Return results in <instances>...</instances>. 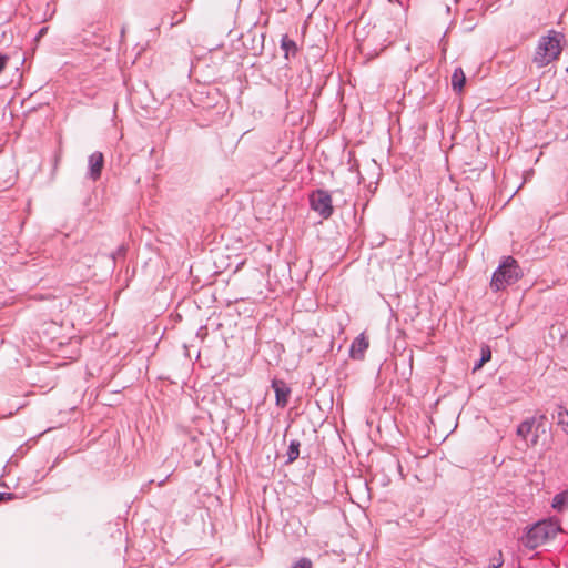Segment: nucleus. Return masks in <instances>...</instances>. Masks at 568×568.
<instances>
[{
    "label": "nucleus",
    "mask_w": 568,
    "mask_h": 568,
    "mask_svg": "<svg viewBox=\"0 0 568 568\" xmlns=\"http://www.w3.org/2000/svg\"><path fill=\"white\" fill-rule=\"evenodd\" d=\"M546 422L545 415L529 417L518 425L516 434L528 447H537L544 444L547 438L548 429Z\"/></svg>",
    "instance_id": "f257e3e1"
},
{
    "label": "nucleus",
    "mask_w": 568,
    "mask_h": 568,
    "mask_svg": "<svg viewBox=\"0 0 568 568\" xmlns=\"http://www.w3.org/2000/svg\"><path fill=\"white\" fill-rule=\"evenodd\" d=\"M562 51L561 34L556 31H549L547 36L540 38L535 55L534 63L542 68L557 60Z\"/></svg>",
    "instance_id": "f03ea898"
},
{
    "label": "nucleus",
    "mask_w": 568,
    "mask_h": 568,
    "mask_svg": "<svg viewBox=\"0 0 568 568\" xmlns=\"http://www.w3.org/2000/svg\"><path fill=\"white\" fill-rule=\"evenodd\" d=\"M560 531L561 527L559 521L554 519L541 520L528 530L523 542L525 547L535 549L555 538Z\"/></svg>",
    "instance_id": "7ed1b4c3"
},
{
    "label": "nucleus",
    "mask_w": 568,
    "mask_h": 568,
    "mask_svg": "<svg viewBox=\"0 0 568 568\" xmlns=\"http://www.w3.org/2000/svg\"><path fill=\"white\" fill-rule=\"evenodd\" d=\"M521 276L520 267L515 258L507 256L504 258L497 271L494 273L490 287L498 292L506 286L516 283Z\"/></svg>",
    "instance_id": "20e7f679"
},
{
    "label": "nucleus",
    "mask_w": 568,
    "mask_h": 568,
    "mask_svg": "<svg viewBox=\"0 0 568 568\" xmlns=\"http://www.w3.org/2000/svg\"><path fill=\"white\" fill-rule=\"evenodd\" d=\"M311 207L323 219H328L333 214L332 197L327 191L317 190L310 195Z\"/></svg>",
    "instance_id": "39448f33"
},
{
    "label": "nucleus",
    "mask_w": 568,
    "mask_h": 568,
    "mask_svg": "<svg viewBox=\"0 0 568 568\" xmlns=\"http://www.w3.org/2000/svg\"><path fill=\"white\" fill-rule=\"evenodd\" d=\"M369 347V339L365 333L359 334L352 343L349 354L353 359L362 361Z\"/></svg>",
    "instance_id": "423d86ee"
},
{
    "label": "nucleus",
    "mask_w": 568,
    "mask_h": 568,
    "mask_svg": "<svg viewBox=\"0 0 568 568\" xmlns=\"http://www.w3.org/2000/svg\"><path fill=\"white\" fill-rule=\"evenodd\" d=\"M272 388L275 392L276 405L280 407H285L288 403V397L291 394V389L287 384L282 379H273Z\"/></svg>",
    "instance_id": "0eeeda50"
},
{
    "label": "nucleus",
    "mask_w": 568,
    "mask_h": 568,
    "mask_svg": "<svg viewBox=\"0 0 568 568\" xmlns=\"http://www.w3.org/2000/svg\"><path fill=\"white\" fill-rule=\"evenodd\" d=\"M90 163V175L93 180H98L103 169V154L101 152H94L89 158Z\"/></svg>",
    "instance_id": "6e6552de"
},
{
    "label": "nucleus",
    "mask_w": 568,
    "mask_h": 568,
    "mask_svg": "<svg viewBox=\"0 0 568 568\" xmlns=\"http://www.w3.org/2000/svg\"><path fill=\"white\" fill-rule=\"evenodd\" d=\"M551 507L559 513L568 508V489L555 495Z\"/></svg>",
    "instance_id": "1a4fd4ad"
},
{
    "label": "nucleus",
    "mask_w": 568,
    "mask_h": 568,
    "mask_svg": "<svg viewBox=\"0 0 568 568\" xmlns=\"http://www.w3.org/2000/svg\"><path fill=\"white\" fill-rule=\"evenodd\" d=\"M466 83V77L462 68L455 69L452 75L453 89L457 92H462Z\"/></svg>",
    "instance_id": "9d476101"
},
{
    "label": "nucleus",
    "mask_w": 568,
    "mask_h": 568,
    "mask_svg": "<svg viewBox=\"0 0 568 568\" xmlns=\"http://www.w3.org/2000/svg\"><path fill=\"white\" fill-rule=\"evenodd\" d=\"M557 423L561 427L562 432L568 434V412L561 407L558 410V422Z\"/></svg>",
    "instance_id": "9b49d317"
},
{
    "label": "nucleus",
    "mask_w": 568,
    "mask_h": 568,
    "mask_svg": "<svg viewBox=\"0 0 568 568\" xmlns=\"http://www.w3.org/2000/svg\"><path fill=\"white\" fill-rule=\"evenodd\" d=\"M298 455H300V443L296 440H293V442H291L288 452H287L288 462L290 463L294 462L295 459H297Z\"/></svg>",
    "instance_id": "f8f14e48"
},
{
    "label": "nucleus",
    "mask_w": 568,
    "mask_h": 568,
    "mask_svg": "<svg viewBox=\"0 0 568 568\" xmlns=\"http://www.w3.org/2000/svg\"><path fill=\"white\" fill-rule=\"evenodd\" d=\"M282 48L285 50L286 55L288 54L290 51L295 52V50H296L295 42L293 40L288 39L287 37H284L282 39Z\"/></svg>",
    "instance_id": "ddd939ff"
},
{
    "label": "nucleus",
    "mask_w": 568,
    "mask_h": 568,
    "mask_svg": "<svg viewBox=\"0 0 568 568\" xmlns=\"http://www.w3.org/2000/svg\"><path fill=\"white\" fill-rule=\"evenodd\" d=\"M293 568H312V562L310 559L302 558L293 566Z\"/></svg>",
    "instance_id": "4468645a"
},
{
    "label": "nucleus",
    "mask_w": 568,
    "mask_h": 568,
    "mask_svg": "<svg viewBox=\"0 0 568 568\" xmlns=\"http://www.w3.org/2000/svg\"><path fill=\"white\" fill-rule=\"evenodd\" d=\"M490 356L491 354L489 349L486 353H483L481 361L478 365H476L475 369L480 368L485 362H488L490 359Z\"/></svg>",
    "instance_id": "2eb2a0df"
},
{
    "label": "nucleus",
    "mask_w": 568,
    "mask_h": 568,
    "mask_svg": "<svg viewBox=\"0 0 568 568\" xmlns=\"http://www.w3.org/2000/svg\"><path fill=\"white\" fill-rule=\"evenodd\" d=\"M8 61L9 58L7 55L0 54V73L6 69Z\"/></svg>",
    "instance_id": "dca6fc26"
},
{
    "label": "nucleus",
    "mask_w": 568,
    "mask_h": 568,
    "mask_svg": "<svg viewBox=\"0 0 568 568\" xmlns=\"http://www.w3.org/2000/svg\"><path fill=\"white\" fill-rule=\"evenodd\" d=\"M12 499H13L12 494H9V493H0V503H1V501H7V500H12Z\"/></svg>",
    "instance_id": "f3484780"
}]
</instances>
